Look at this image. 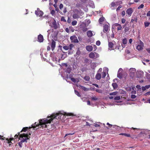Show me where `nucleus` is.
<instances>
[{
  "mask_svg": "<svg viewBox=\"0 0 150 150\" xmlns=\"http://www.w3.org/2000/svg\"><path fill=\"white\" fill-rule=\"evenodd\" d=\"M90 77L89 76H86L84 77V79L87 81H88L90 79Z\"/></svg>",
  "mask_w": 150,
  "mask_h": 150,
  "instance_id": "c85d7f7f",
  "label": "nucleus"
},
{
  "mask_svg": "<svg viewBox=\"0 0 150 150\" xmlns=\"http://www.w3.org/2000/svg\"><path fill=\"white\" fill-rule=\"evenodd\" d=\"M117 77L121 79L122 78L121 73H118L117 74Z\"/></svg>",
  "mask_w": 150,
  "mask_h": 150,
  "instance_id": "a19ab883",
  "label": "nucleus"
},
{
  "mask_svg": "<svg viewBox=\"0 0 150 150\" xmlns=\"http://www.w3.org/2000/svg\"><path fill=\"white\" fill-rule=\"evenodd\" d=\"M115 26L117 27V30H121L122 29V26L119 23H116L115 24Z\"/></svg>",
  "mask_w": 150,
  "mask_h": 150,
  "instance_id": "a211bd4d",
  "label": "nucleus"
},
{
  "mask_svg": "<svg viewBox=\"0 0 150 150\" xmlns=\"http://www.w3.org/2000/svg\"><path fill=\"white\" fill-rule=\"evenodd\" d=\"M70 79L74 83H75L76 81V79L74 78H71Z\"/></svg>",
  "mask_w": 150,
  "mask_h": 150,
  "instance_id": "a18cd8bd",
  "label": "nucleus"
},
{
  "mask_svg": "<svg viewBox=\"0 0 150 150\" xmlns=\"http://www.w3.org/2000/svg\"><path fill=\"white\" fill-rule=\"evenodd\" d=\"M146 16H150V11H149L146 14Z\"/></svg>",
  "mask_w": 150,
  "mask_h": 150,
  "instance_id": "774afa93",
  "label": "nucleus"
},
{
  "mask_svg": "<svg viewBox=\"0 0 150 150\" xmlns=\"http://www.w3.org/2000/svg\"><path fill=\"white\" fill-rule=\"evenodd\" d=\"M77 23V22L75 20L74 21L72 22V25H75Z\"/></svg>",
  "mask_w": 150,
  "mask_h": 150,
  "instance_id": "c9c22d12",
  "label": "nucleus"
},
{
  "mask_svg": "<svg viewBox=\"0 0 150 150\" xmlns=\"http://www.w3.org/2000/svg\"><path fill=\"white\" fill-rule=\"evenodd\" d=\"M100 124V123H96V124H95V123H94V126L96 127H98V128L99 129L100 126V125L99 124Z\"/></svg>",
  "mask_w": 150,
  "mask_h": 150,
  "instance_id": "2f4dec72",
  "label": "nucleus"
},
{
  "mask_svg": "<svg viewBox=\"0 0 150 150\" xmlns=\"http://www.w3.org/2000/svg\"><path fill=\"white\" fill-rule=\"evenodd\" d=\"M86 49L88 51H91L93 50V47L91 46L88 45L86 47Z\"/></svg>",
  "mask_w": 150,
  "mask_h": 150,
  "instance_id": "6ab92c4d",
  "label": "nucleus"
},
{
  "mask_svg": "<svg viewBox=\"0 0 150 150\" xmlns=\"http://www.w3.org/2000/svg\"><path fill=\"white\" fill-rule=\"evenodd\" d=\"M120 134L122 135H124L125 136L127 137H130V135L129 134H127L125 133H121Z\"/></svg>",
  "mask_w": 150,
  "mask_h": 150,
  "instance_id": "f704fd0d",
  "label": "nucleus"
},
{
  "mask_svg": "<svg viewBox=\"0 0 150 150\" xmlns=\"http://www.w3.org/2000/svg\"><path fill=\"white\" fill-rule=\"evenodd\" d=\"M88 30L87 28L86 27L83 28L82 29L83 31L84 32H85L87 31Z\"/></svg>",
  "mask_w": 150,
  "mask_h": 150,
  "instance_id": "09e8293b",
  "label": "nucleus"
},
{
  "mask_svg": "<svg viewBox=\"0 0 150 150\" xmlns=\"http://www.w3.org/2000/svg\"><path fill=\"white\" fill-rule=\"evenodd\" d=\"M96 44L98 46H99L100 44V41L98 40L96 41Z\"/></svg>",
  "mask_w": 150,
  "mask_h": 150,
  "instance_id": "de8ad7c7",
  "label": "nucleus"
},
{
  "mask_svg": "<svg viewBox=\"0 0 150 150\" xmlns=\"http://www.w3.org/2000/svg\"><path fill=\"white\" fill-rule=\"evenodd\" d=\"M52 25L51 27L53 28L54 29H57L59 28V25L57 24L56 21L55 20H54L52 21Z\"/></svg>",
  "mask_w": 150,
  "mask_h": 150,
  "instance_id": "1a4fd4ad",
  "label": "nucleus"
},
{
  "mask_svg": "<svg viewBox=\"0 0 150 150\" xmlns=\"http://www.w3.org/2000/svg\"><path fill=\"white\" fill-rule=\"evenodd\" d=\"M43 40V36L40 34L38 37V41L40 42H42Z\"/></svg>",
  "mask_w": 150,
  "mask_h": 150,
  "instance_id": "f3484780",
  "label": "nucleus"
},
{
  "mask_svg": "<svg viewBox=\"0 0 150 150\" xmlns=\"http://www.w3.org/2000/svg\"><path fill=\"white\" fill-rule=\"evenodd\" d=\"M74 91H75V94L76 95L78 96H79V97L81 96V95L79 92H78L76 90H75Z\"/></svg>",
  "mask_w": 150,
  "mask_h": 150,
  "instance_id": "72a5a7b5",
  "label": "nucleus"
},
{
  "mask_svg": "<svg viewBox=\"0 0 150 150\" xmlns=\"http://www.w3.org/2000/svg\"><path fill=\"white\" fill-rule=\"evenodd\" d=\"M145 87L146 89H148L150 88V85H146L145 86Z\"/></svg>",
  "mask_w": 150,
  "mask_h": 150,
  "instance_id": "338daca9",
  "label": "nucleus"
},
{
  "mask_svg": "<svg viewBox=\"0 0 150 150\" xmlns=\"http://www.w3.org/2000/svg\"><path fill=\"white\" fill-rule=\"evenodd\" d=\"M70 39L72 42L74 43H78L79 42V41L77 37L75 35L71 36Z\"/></svg>",
  "mask_w": 150,
  "mask_h": 150,
  "instance_id": "0eeeda50",
  "label": "nucleus"
},
{
  "mask_svg": "<svg viewBox=\"0 0 150 150\" xmlns=\"http://www.w3.org/2000/svg\"><path fill=\"white\" fill-rule=\"evenodd\" d=\"M127 43V40L126 38H124L122 40V43L121 44L122 47L124 48Z\"/></svg>",
  "mask_w": 150,
  "mask_h": 150,
  "instance_id": "dca6fc26",
  "label": "nucleus"
},
{
  "mask_svg": "<svg viewBox=\"0 0 150 150\" xmlns=\"http://www.w3.org/2000/svg\"><path fill=\"white\" fill-rule=\"evenodd\" d=\"M52 42L51 44V48L52 51H53L55 47L56 42L53 40H52Z\"/></svg>",
  "mask_w": 150,
  "mask_h": 150,
  "instance_id": "2eb2a0df",
  "label": "nucleus"
},
{
  "mask_svg": "<svg viewBox=\"0 0 150 150\" xmlns=\"http://www.w3.org/2000/svg\"><path fill=\"white\" fill-rule=\"evenodd\" d=\"M28 128L29 129V127H24L23 128V129L21 131V132H25L27 131V129H28Z\"/></svg>",
  "mask_w": 150,
  "mask_h": 150,
  "instance_id": "bb28decb",
  "label": "nucleus"
},
{
  "mask_svg": "<svg viewBox=\"0 0 150 150\" xmlns=\"http://www.w3.org/2000/svg\"><path fill=\"white\" fill-rule=\"evenodd\" d=\"M23 143V142H22L21 141V142L18 143V145L20 147H22V144Z\"/></svg>",
  "mask_w": 150,
  "mask_h": 150,
  "instance_id": "c03bdc74",
  "label": "nucleus"
},
{
  "mask_svg": "<svg viewBox=\"0 0 150 150\" xmlns=\"http://www.w3.org/2000/svg\"><path fill=\"white\" fill-rule=\"evenodd\" d=\"M121 97L120 96H117L114 98L115 100H119L120 99Z\"/></svg>",
  "mask_w": 150,
  "mask_h": 150,
  "instance_id": "4c0bfd02",
  "label": "nucleus"
},
{
  "mask_svg": "<svg viewBox=\"0 0 150 150\" xmlns=\"http://www.w3.org/2000/svg\"><path fill=\"white\" fill-rule=\"evenodd\" d=\"M144 72L141 70H138L137 71V77L141 78L144 76Z\"/></svg>",
  "mask_w": 150,
  "mask_h": 150,
  "instance_id": "9d476101",
  "label": "nucleus"
},
{
  "mask_svg": "<svg viewBox=\"0 0 150 150\" xmlns=\"http://www.w3.org/2000/svg\"><path fill=\"white\" fill-rule=\"evenodd\" d=\"M63 6L62 4H60L59 6V8L60 9H61L63 8Z\"/></svg>",
  "mask_w": 150,
  "mask_h": 150,
  "instance_id": "5fc2aeb1",
  "label": "nucleus"
},
{
  "mask_svg": "<svg viewBox=\"0 0 150 150\" xmlns=\"http://www.w3.org/2000/svg\"><path fill=\"white\" fill-rule=\"evenodd\" d=\"M129 30V27H126L125 28V32H127Z\"/></svg>",
  "mask_w": 150,
  "mask_h": 150,
  "instance_id": "e433bc0d",
  "label": "nucleus"
},
{
  "mask_svg": "<svg viewBox=\"0 0 150 150\" xmlns=\"http://www.w3.org/2000/svg\"><path fill=\"white\" fill-rule=\"evenodd\" d=\"M144 45L143 43L140 40L139 44L137 47V49L139 51L142 50L143 49Z\"/></svg>",
  "mask_w": 150,
  "mask_h": 150,
  "instance_id": "20e7f679",
  "label": "nucleus"
},
{
  "mask_svg": "<svg viewBox=\"0 0 150 150\" xmlns=\"http://www.w3.org/2000/svg\"><path fill=\"white\" fill-rule=\"evenodd\" d=\"M73 17L74 19H77L79 18V16L78 13H74L73 15Z\"/></svg>",
  "mask_w": 150,
  "mask_h": 150,
  "instance_id": "412c9836",
  "label": "nucleus"
},
{
  "mask_svg": "<svg viewBox=\"0 0 150 150\" xmlns=\"http://www.w3.org/2000/svg\"><path fill=\"white\" fill-rule=\"evenodd\" d=\"M136 87L138 89V91H141V86L139 85H137L136 86Z\"/></svg>",
  "mask_w": 150,
  "mask_h": 150,
  "instance_id": "ea45409f",
  "label": "nucleus"
},
{
  "mask_svg": "<svg viewBox=\"0 0 150 150\" xmlns=\"http://www.w3.org/2000/svg\"><path fill=\"white\" fill-rule=\"evenodd\" d=\"M117 92H114L112 93H111L110 94V95H115L117 94Z\"/></svg>",
  "mask_w": 150,
  "mask_h": 150,
  "instance_id": "49530a36",
  "label": "nucleus"
},
{
  "mask_svg": "<svg viewBox=\"0 0 150 150\" xmlns=\"http://www.w3.org/2000/svg\"><path fill=\"white\" fill-rule=\"evenodd\" d=\"M137 21V18H134V19H132L131 20L130 22L131 23H133L134 21L136 22Z\"/></svg>",
  "mask_w": 150,
  "mask_h": 150,
  "instance_id": "473e14b6",
  "label": "nucleus"
},
{
  "mask_svg": "<svg viewBox=\"0 0 150 150\" xmlns=\"http://www.w3.org/2000/svg\"><path fill=\"white\" fill-rule=\"evenodd\" d=\"M35 13L37 16L40 17L42 16L43 14V12L40 10V9L38 8H37V10L35 11Z\"/></svg>",
  "mask_w": 150,
  "mask_h": 150,
  "instance_id": "6e6552de",
  "label": "nucleus"
},
{
  "mask_svg": "<svg viewBox=\"0 0 150 150\" xmlns=\"http://www.w3.org/2000/svg\"><path fill=\"white\" fill-rule=\"evenodd\" d=\"M113 44L112 42H108V47H109V49L110 50H114V48L113 46Z\"/></svg>",
  "mask_w": 150,
  "mask_h": 150,
  "instance_id": "4468645a",
  "label": "nucleus"
},
{
  "mask_svg": "<svg viewBox=\"0 0 150 150\" xmlns=\"http://www.w3.org/2000/svg\"><path fill=\"white\" fill-rule=\"evenodd\" d=\"M126 21L125 19L124 18H122L121 20L122 23H125Z\"/></svg>",
  "mask_w": 150,
  "mask_h": 150,
  "instance_id": "13d9d810",
  "label": "nucleus"
},
{
  "mask_svg": "<svg viewBox=\"0 0 150 150\" xmlns=\"http://www.w3.org/2000/svg\"><path fill=\"white\" fill-rule=\"evenodd\" d=\"M146 50L149 53H150V47L146 48Z\"/></svg>",
  "mask_w": 150,
  "mask_h": 150,
  "instance_id": "0e129e2a",
  "label": "nucleus"
},
{
  "mask_svg": "<svg viewBox=\"0 0 150 150\" xmlns=\"http://www.w3.org/2000/svg\"><path fill=\"white\" fill-rule=\"evenodd\" d=\"M74 47V45L72 44H70L69 46H64L63 47V48L65 50H68L69 49L71 50H72V48Z\"/></svg>",
  "mask_w": 150,
  "mask_h": 150,
  "instance_id": "f8f14e48",
  "label": "nucleus"
},
{
  "mask_svg": "<svg viewBox=\"0 0 150 150\" xmlns=\"http://www.w3.org/2000/svg\"><path fill=\"white\" fill-rule=\"evenodd\" d=\"M85 22L86 23H87L88 24L90 23L91 21L90 20H86L85 21Z\"/></svg>",
  "mask_w": 150,
  "mask_h": 150,
  "instance_id": "4d7b16f0",
  "label": "nucleus"
},
{
  "mask_svg": "<svg viewBox=\"0 0 150 150\" xmlns=\"http://www.w3.org/2000/svg\"><path fill=\"white\" fill-rule=\"evenodd\" d=\"M122 71V68H120L119 69L118 72V73H121V72Z\"/></svg>",
  "mask_w": 150,
  "mask_h": 150,
  "instance_id": "052dcab7",
  "label": "nucleus"
},
{
  "mask_svg": "<svg viewBox=\"0 0 150 150\" xmlns=\"http://www.w3.org/2000/svg\"><path fill=\"white\" fill-rule=\"evenodd\" d=\"M148 95H150V91L147 92L144 94L145 96H147Z\"/></svg>",
  "mask_w": 150,
  "mask_h": 150,
  "instance_id": "e2e57ef3",
  "label": "nucleus"
},
{
  "mask_svg": "<svg viewBox=\"0 0 150 150\" xmlns=\"http://www.w3.org/2000/svg\"><path fill=\"white\" fill-rule=\"evenodd\" d=\"M102 71V69L100 68L98 71L97 73L96 76V78L97 80H99L101 78V74L100 73Z\"/></svg>",
  "mask_w": 150,
  "mask_h": 150,
  "instance_id": "423d86ee",
  "label": "nucleus"
},
{
  "mask_svg": "<svg viewBox=\"0 0 150 150\" xmlns=\"http://www.w3.org/2000/svg\"><path fill=\"white\" fill-rule=\"evenodd\" d=\"M110 25L108 23H106L103 25V31L104 33H107L110 30Z\"/></svg>",
  "mask_w": 150,
  "mask_h": 150,
  "instance_id": "7ed1b4c3",
  "label": "nucleus"
},
{
  "mask_svg": "<svg viewBox=\"0 0 150 150\" xmlns=\"http://www.w3.org/2000/svg\"><path fill=\"white\" fill-rule=\"evenodd\" d=\"M55 13V11L54 10H52L51 11V13L52 15H54Z\"/></svg>",
  "mask_w": 150,
  "mask_h": 150,
  "instance_id": "8fccbe9b",
  "label": "nucleus"
},
{
  "mask_svg": "<svg viewBox=\"0 0 150 150\" xmlns=\"http://www.w3.org/2000/svg\"><path fill=\"white\" fill-rule=\"evenodd\" d=\"M105 20V18L103 17H102L100 18L99 20V22L100 24H102L103 22H104Z\"/></svg>",
  "mask_w": 150,
  "mask_h": 150,
  "instance_id": "aec40b11",
  "label": "nucleus"
},
{
  "mask_svg": "<svg viewBox=\"0 0 150 150\" xmlns=\"http://www.w3.org/2000/svg\"><path fill=\"white\" fill-rule=\"evenodd\" d=\"M87 34L89 37H91L93 35V33L91 31L89 30L87 32Z\"/></svg>",
  "mask_w": 150,
  "mask_h": 150,
  "instance_id": "4be33fe9",
  "label": "nucleus"
},
{
  "mask_svg": "<svg viewBox=\"0 0 150 150\" xmlns=\"http://www.w3.org/2000/svg\"><path fill=\"white\" fill-rule=\"evenodd\" d=\"M136 72V69L134 68H131L129 69L130 76L132 78L134 77Z\"/></svg>",
  "mask_w": 150,
  "mask_h": 150,
  "instance_id": "39448f33",
  "label": "nucleus"
},
{
  "mask_svg": "<svg viewBox=\"0 0 150 150\" xmlns=\"http://www.w3.org/2000/svg\"><path fill=\"white\" fill-rule=\"evenodd\" d=\"M61 21H63L64 22H66V21L65 20V19L64 18V17H62L61 18Z\"/></svg>",
  "mask_w": 150,
  "mask_h": 150,
  "instance_id": "603ef678",
  "label": "nucleus"
},
{
  "mask_svg": "<svg viewBox=\"0 0 150 150\" xmlns=\"http://www.w3.org/2000/svg\"><path fill=\"white\" fill-rule=\"evenodd\" d=\"M112 85L114 89L116 88L118 86L117 84L116 83H112Z\"/></svg>",
  "mask_w": 150,
  "mask_h": 150,
  "instance_id": "5701e85b",
  "label": "nucleus"
},
{
  "mask_svg": "<svg viewBox=\"0 0 150 150\" xmlns=\"http://www.w3.org/2000/svg\"><path fill=\"white\" fill-rule=\"evenodd\" d=\"M122 7V6L121 5L119 6L118 8H117L116 9V11H117L119 10H120V9Z\"/></svg>",
  "mask_w": 150,
  "mask_h": 150,
  "instance_id": "864d4df0",
  "label": "nucleus"
},
{
  "mask_svg": "<svg viewBox=\"0 0 150 150\" xmlns=\"http://www.w3.org/2000/svg\"><path fill=\"white\" fill-rule=\"evenodd\" d=\"M89 56L91 58H94V53L93 52H91L89 54Z\"/></svg>",
  "mask_w": 150,
  "mask_h": 150,
  "instance_id": "cd10ccee",
  "label": "nucleus"
},
{
  "mask_svg": "<svg viewBox=\"0 0 150 150\" xmlns=\"http://www.w3.org/2000/svg\"><path fill=\"white\" fill-rule=\"evenodd\" d=\"M6 140H7L6 143H7L9 144V146H10V145H11V144H12V142H11V141H10L9 139L8 140V138L6 139Z\"/></svg>",
  "mask_w": 150,
  "mask_h": 150,
  "instance_id": "c756f323",
  "label": "nucleus"
},
{
  "mask_svg": "<svg viewBox=\"0 0 150 150\" xmlns=\"http://www.w3.org/2000/svg\"><path fill=\"white\" fill-rule=\"evenodd\" d=\"M20 132H18V134H16L15 135V136H14V137L15 138H18V135H19L20 136Z\"/></svg>",
  "mask_w": 150,
  "mask_h": 150,
  "instance_id": "680f3d73",
  "label": "nucleus"
},
{
  "mask_svg": "<svg viewBox=\"0 0 150 150\" xmlns=\"http://www.w3.org/2000/svg\"><path fill=\"white\" fill-rule=\"evenodd\" d=\"M96 57V58L99 57V54H97L96 53L94 52V57Z\"/></svg>",
  "mask_w": 150,
  "mask_h": 150,
  "instance_id": "3c124183",
  "label": "nucleus"
},
{
  "mask_svg": "<svg viewBox=\"0 0 150 150\" xmlns=\"http://www.w3.org/2000/svg\"><path fill=\"white\" fill-rule=\"evenodd\" d=\"M103 71H104L106 73H107V74H108V68L106 67H105L103 68Z\"/></svg>",
  "mask_w": 150,
  "mask_h": 150,
  "instance_id": "a878e982",
  "label": "nucleus"
},
{
  "mask_svg": "<svg viewBox=\"0 0 150 150\" xmlns=\"http://www.w3.org/2000/svg\"><path fill=\"white\" fill-rule=\"evenodd\" d=\"M74 132L72 133H69V134H65V137L67 136H68L69 135H73L74 134Z\"/></svg>",
  "mask_w": 150,
  "mask_h": 150,
  "instance_id": "bf43d9fd",
  "label": "nucleus"
},
{
  "mask_svg": "<svg viewBox=\"0 0 150 150\" xmlns=\"http://www.w3.org/2000/svg\"><path fill=\"white\" fill-rule=\"evenodd\" d=\"M81 88L85 91H87L89 90V89L88 88H87L84 86H81Z\"/></svg>",
  "mask_w": 150,
  "mask_h": 150,
  "instance_id": "393cba45",
  "label": "nucleus"
},
{
  "mask_svg": "<svg viewBox=\"0 0 150 150\" xmlns=\"http://www.w3.org/2000/svg\"><path fill=\"white\" fill-rule=\"evenodd\" d=\"M136 97V96L135 95H132L131 96V98H132V99H134V98H135Z\"/></svg>",
  "mask_w": 150,
  "mask_h": 150,
  "instance_id": "6e6d98bb",
  "label": "nucleus"
},
{
  "mask_svg": "<svg viewBox=\"0 0 150 150\" xmlns=\"http://www.w3.org/2000/svg\"><path fill=\"white\" fill-rule=\"evenodd\" d=\"M111 8L112 9H115L117 5V2H112L111 4Z\"/></svg>",
  "mask_w": 150,
  "mask_h": 150,
  "instance_id": "ddd939ff",
  "label": "nucleus"
},
{
  "mask_svg": "<svg viewBox=\"0 0 150 150\" xmlns=\"http://www.w3.org/2000/svg\"><path fill=\"white\" fill-rule=\"evenodd\" d=\"M64 115L67 116H71L73 115V114L69 113L64 112V113H61L60 112L56 113V114H53L51 115L50 116H48L46 118L43 119H40L39 120V124L38 123L35 122L34 125L33 124L32 125V127H29V129L33 128H34L36 127L41 126L40 127L42 128H47V129L49 131H51L54 129L55 126L54 125H48V124H50L51 122L54 119H55L58 116H61V115Z\"/></svg>",
  "mask_w": 150,
  "mask_h": 150,
  "instance_id": "f257e3e1",
  "label": "nucleus"
},
{
  "mask_svg": "<svg viewBox=\"0 0 150 150\" xmlns=\"http://www.w3.org/2000/svg\"><path fill=\"white\" fill-rule=\"evenodd\" d=\"M106 73L104 71H103V72L102 73V78H104L105 77L106 75Z\"/></svg>",
  "mask_w": 150,
  "mask_h": 150,
  "instance_id": "7c9ffc66",
  "label": "nucleus"
},
{
  "mask_svg": "<svg viewBox=\"0 0 150 150\" xmlns=\"http://www.w3.org/2000/svg\"><path fill=\"white\" fill-rule=\"evenodd\" d=\"M144 6V5L143 4H142L140 5L138 8V9H139L141 8H143Z\"/></svg>",
  "mask_w": 150,
  "mask_h": 150,
  "instance_id": "37998d69",
  "label": "nucleus"
},
{
  "mask_svg": "<svg viewBox=\"0 0 150 150\" xmlns=\"http://www.w3.org/2000/svg\"><path fill=\"white\" fill-rule=\"evenodd\" d=\"M94 90H95L96 92L99 93H102V90L101 89H95L94 88Z\"/></svg>",
  "mask_w": 150,
  "mask_h": 150,
  "instance_id": "b1692460",
  "label": "nucleus"
},
{
  "mask_svg": "<svg viewBox=\"0 0 150 150\" xmlns=\"http://www.w3.org/2000/svg\"><path fill=\"white\" fill-rule=\"evenodd\" d=\"M126 12L127 14V16L129 17L131 16L133 12V10L132 8H129L127 9Z\"/></svg>",
  "mask_w": 150,
  "mask_h": 150,
  "instance_id": "9b49d317",
  "label": "nucleus"
},
{
  "mask_svg": "<svg viewBox=\"0 0 150 150\" xmlns=\"http://www.w3.org/2000/svg\"><path fill=\"white\" fill-rule=\"evenodd\" d=\"M65 31L67 33H69V29L68 28H66L65 29Z\"/></svg>",
  "mask_w": 150,
  "mask_h": 150,
  "instance_id": "69168bd1",
  "label": "nucleus"
},
{
  "mask_svg": "<svg viewBox=\"0 0 150 150\" xmlns=\"http://www.w3.org/2000/svg\"><path fill=\"white\" fill-rule=\"evenodd\" d=\"M149 22H145L144 23V25L145 27H148L149 24Z\"/></svg>",
  "mask_w": 150,
  "mask_h": 150,
  "instance_id": "79ce46f5",
  "label": "nucleus"
},
{
  "mask_svg": "<svg viewBox=\"0 0 150 150\" xmlns=\"http://www.w3.org/2000/svg\"><path fill=\"white\" fill-rule=\"evenodd\" d=\"M54 6L55 7V10L56 11H57V12H58L59 11L58 8L57 7V6L56 5L54 4Z\"/></svg>",
  "mask_w": 150,
  "mask_h": 150,
  "instance_id": "58836bf2",
  "label": "nucleus"
},
{
  "mask_svg": "<svg viewBox=\"0 0 150 150\" xmlns=\"http://www.w3.org/2000/svg\"><path fill=\"white\" fill-rule=\"evenodd\" d=\"M30 138V136H28V134L23 133L20 135L19 139L23 142H27V140Z\"/></svg>",
  "mask_w": 150,
  "mask_h": 150,
  "instance_id": "f03ea898",
  "label": "nucleus"
}]
</instances>
